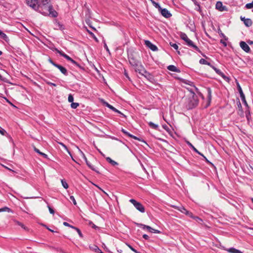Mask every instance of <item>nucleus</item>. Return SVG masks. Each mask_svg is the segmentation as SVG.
<instances>
[{"label": "nucleus", "mask_w": 253, "mask_h": 253, "mask_svg": "<svg viewBox=\"0 0 253 253\" xmlns=\"http://www.w3.org/2000/svg\"><path fill=\"white\" fill-rule=\"evenodd\" d=\"M104 48L106 49V50L109 52L110 53V51H109V49L106 44V43L105 42H104Z\"/></svg>", "instance_id": "864d4df0"}, {"label": "nucleus", "mask_w": 253, "mask_h": 253, "mask_svg": "<svg viewBox=\"0 0 253 253\" xmlns=\"http://www.w3.org/2000/svg\"><path fill=\"white\" fill-rule=\"evenodd\" d=\"M4 211L11 212H12V210L7 207H3V208L0 209V212H4Z\"/></svg>", "instance_id": "bb28decb"}, {"label": "nucleus", "mask_w": 253, "mask_h": 253, "mask_svg": "<svg viewBox=\"0 0 253 253\" xmlns=\"http://www.w3.org/2000/svg\"><path fill=\"white\" fill-rule=\"evenodd\" d=\"M79 106V103L72 102L71 104V107L73 109H76Z\"/></svg>", "instance_id": "2f4dec72"}, {"label": "nucleus", "mask_w": 253, "mask_h": 253, "mask_svg": "<svg viewBox=\"0 0 253 253\" xmlns=\"http://www.w3.org/2000/svg\"><path fill=\"white\" fill-rule=\"evenodd\" d=\"M49 0H41L40 1H39V5H41V7H39V12L41 13L42 14L44 15H47L48 13L46 11H44L43 9V7H45L46 5H47V4L49 3Z\"/></svg>", "instance_id": "423d86ee"}, {"label": "nucleus", "mask_w": 253, "mask_h": 253, "mask_svg": "<svg viewBox=\"0 0 253 253\" xmlns=\"http://www.w3.org/2000/svg\"><path fill=\"white\" fill-rule=\"evenodd\" d=\"M106 159V161L110 164H111L112 166H114L118 165V163L112 160L110 157H107Z\"/></svg>", "instance_id": "b1692460"}, {"label": "nucleus", "mask_w": 253, "mask_h": 253, "mask_svg": "<svg viewBox=\"0 0 253 253\" xmlns=\"http://www.w3.org/2000/svg\"><path fill=\"white\" fill-rule=\"evenodd\" d=\"M238 90H239V92L240 93V97L241 98V99L242 100V101L243 102V103H244V104L246 106H248V104H247V102L246 100V99H245V96L242 91V89L241 88V87L240 86V85L238 84Z\"/></svg>", "instance_id": "f8f14e48"}, {"label": "nucleus", "mask_w": 253, "mask_h": 253, "mask_svg": "<svg viewBox=\"0 0 253 253\" xmlns=\"http://www.w3.org/2000/svg\"><path fill=\"white\" fill-rule=\"evenodd\" d=\"M55 51L58 53H59L61 56L64 57L65 58H66L67 60L68 61H70L71 60V58L68 55L66 54L65 53H64L63 52H62V51H60L57 49H55Z\"/></svg>", "instance_id": "2eb2a0df"}, {"label": "nucleus", "mask_w": 253, "mask_h": 253, "mask_svg": "<svg viewBox=\"0 0 253 253\" xmlns=\"http://www.w3.org/2000/svg\"><path fill=\"white\" fill-rule=\"evenodd\" d=\"M61 182L63 187L64 188L67 189L69 187L68 183L64 179H61Z\"/></svg>", "instance_id": "c85d7f7f"}, {"label": "nucleus", "mask_w": 253, "mask_h": 253, "mask_svg": "<svg viewBox=\"0 0 253 253\" xmlns=\"http://www.w3.org/2000/svg\"><path fill=\"white\" fill-rule=\"evenodd\" d=\"M214 71L218 75L222 77L223 78H226V77L225 76V75L219 69L216 68L215 69Z\"/></svg>", "instance_id": "a878e982"}, {"label": "nucleus", "mask_w": 253, "mask_h": 253, "mask_svg": "<svg viewBox=\"0 0 253 253\" xmlns=\"http://www.w3.org/2000/svg\"><path fill=\"white\" fill-rule=\"evenodd\" d=\"M158 10L161 13V14L166 18H169L171 16L170 13L166 8H162L161 7H160V8L158 9Z\"/></svg>", "instance_id": "6e6552de"}, {"label": "nucleus", "mask_w": 253, "mask_h": 253, "mask_svg": "<svg viewBox=\"0 0 253 253\" xmlns=\"http://www.w3.org/2000/svg\"><path fill=\"white\" fill-rule=\"evenodd\" d=\"M47 229L49 230L50 231L52 232H54V231L53 230H52V229H50L49 228H48V227H47Z\"/></svg>", "instance_id": "69168bd1"}, {"label": "nucleus", "mask_w": 253, "mask_h": 253, "mask_svg": "<svg viewBox=\"0 0 253 253\" xmlns=\"http://www.w3.org/2000/svg\"><path fill=\"white\" fill-rule=\"evenodd\" d=\"M70 199L73 202V204L74 205H77V202H76V201L74 198V197L73 196H71L70 197Z\"/></svg>", "instance_id": "a19ab883"}, {"label": "nucleus", "mask_w": 253, "mask_h": 253, "mask_svg": "<svg viewBox=\"0 0 253 253\" xmlns=\"http://www.w3.org/2000/svg\"><path fill=\"white\" fill-rule=\"evenodd\" d=\"M130 64L135 67V71L136 72H138L139 74L142 75L143 73H145V69L139 63H135L134 64L130 61Z\"/></svg>", "instance_id": "0eeeda50"}, {"label": "nucleus", "mask_w": 253, "mask_h": 253, "mask_svg": "<svg viewBox=\"0 0 253 253\" xmlns=\"http://www.w3.org/2000/svg\"><path fill=\"white\" fill-rule=\"evenodd\" d=\"M131 61L133 64H134L135 63H139L138 62H136L135 61H133V59H132V60H130L129 62Z\"/></svg>", "instance_id": "0e129e2a"}, {"label": "nucleus", "mask_w": 253, "mask_h": 253, "mask_svg": "<svg viewBox=\"0 0 253 253\" xmlns=\"http://www.w3.org/2000/svg\"><path fill=\"white\" fill-rule=\"evenodd\" d=\"M49 62L52 64L54 66L56 67V65H57V64L55 63L54 62H53L51 59H49Z\"/></svg>", "instance_id": "603ef678"}, {"label": "nucleus", "mask_w": 253, "mask_h": 253, "mask_svg": "<svg viewBox=\"0 0 253 253\" xmlns=\"http://www.w3.org/2000/svg\"><path fill=\"white\" fill-rule=\"evenodd\" d=\"M211 67L214 70H215V69H216V68L213 65H212Z\"/></svg>", "instance_id": "774afa93"}, {"label": "nucleus", "mask_w": 253, "mask_h": 253, "mask_svg": "<svg viewBox=\"0 0 253 253\" xmlns=\"http://www.w3.org/2000/svg\"><path fill=\"white\" fill-rule=\"evenodd\" d=\"M48 5H46L45 7H43V10L44 11H46L47 13V11H48Z\"/></svg>", "instance_id": "6e6d98bb"}, {"label": "nucleus", "mask_w": 253, "mask_h": 253, "mask_svg": "<svg viewBox=\"0 0 253 253\" xmlns=\"http://www.w3.org/2000/svg\"><path fill=\"white\" fill-rule=\"evenodd\" d=\"M220 42L223 43L224 45V46H226L227 45V44H226V42H223L222 40L220 41Z\"/></svg>", "instance_id": "e2e57ef3"}, {"label": "nucleus", "mask_w": 253, "mask_h": 253, "mask_svg": "<svg viewBox=\"0 0 253 253\" xmlns=\"http://www.w3.org/2000/svg\"><path fill=\"white\" fill-rule=\"evenodd\" d=\"M168 69L172 72H177V73L180 72L179 69L177 68L175 66L172 65H169L168 67Z\"/></svg>", "instance_id": "a211bd4d"}, {"label": "nucleus", "mask_w": 253, "mask_h": 253, "mask_svg": "<svg viewBox=\"0 0 253 253\" xmlns=\"http://www.w3.org/2000/svg\"><path fill=\"white\" fill-rule=\"evenodd\" d=\"M153 233H160V231L159 230H156V229H154V230L153 231Z\"/></svg>", "instance_id": "bf43d9fd"}, {"label": "nucleus", "mask_w": 253, "mask_h": 253, "mask_svg": "<svg viewBox=\"0 0 253 253\" xmlns=\"http://www.w3.org/2000/svg\"><path fill=\"white\" fill-rule=\"evenodd\" d=\"M63 225H64V226H66L70 227H71V228H73V229H75V228H76V227L73 226H72V225H71L69 224L68 223H67V222H63Z\"/></svg>", "instance_id": "ea45409f"}, {"label": "nucleus", "mask_w": 253, "mask_h": 253, "mask_svg": "<svg viewBox=\"0 0 253 253\" xmlns=\"http://www.w3.org/2000/svg\"><path fill=\"white\" fill-rule=\"evenodd\" d=\"M196 6V7L195 8V9L198 11L201 12V7L199 3H198V5H195Z\"/></svg>", "instance_id": "c03bdc74"}, {"label": "nucleus", "mask_w": 253, "mask_h": 253, "mask_svg": "<svg viewBox=\"0 0 253 253\" xmlns=\"http://www.w3.org/2000/svg\"><path fill=\"white\" fill-rule=\"evenodd\" d=\"M145 44L153 51L158 50L157 47L155 45L153 44L149 41H145Z\"/></svg>", "instance_id": "9b49d317"}, {"label": "nucleus", "mask_w": 253, "mask_h": 253, "mask_svg": "<svg viewBox=\"0 0 253 253\" xmlns=\"http://www.w3.org/2000/svg\"><path fill=\"white\" fill-rule=\"evenodd\" d=\"M245 7L248 9L253 8V1L251 3L246 4Z\"/></svg>", "instance_id": "473e14b6"}, {"label": "nucleus", "mask_w": 253, "mask_h": 253, "mask_svg": "<svg viewBox=\"0 0 253 253\" xmlns=\"http://www.w3.org/2000/svg\"><path fill=\"white\" fill-rule=\"evenodd\" d=\"M199 63L201 64L207 65V64H208V61L205 59L201 58L199 61Z\"/></svg>", "instance_id": "72a5a7b5"}, {"label": "nucleus", "mask_w": 253, "mask_h": 253, "mask_svg": "<svg viewBox=\"0 0 253 253\" xmlns=\"http://www.w3.org/2000/svg\"><path fill=\"white\" fill-rule=\"evenodd\" d=\"M15 223H16V224H17V225H18L20 226L22 228H24V229H25V228H25V226H24V225L23 223H21V222H19V221H15Z\"/></svg>", "instance_id": "58836bf2"}, {"label": "nucleus", "mask_w": 253, "mask_h": 253, "mask_svg": "<svg viewBox=\"0 0 253 253\" xmlns=\"http://www.w3.org/2000/svg\"><path fill=\"white\" fill-rule=\"evenodd\" d=\"M129 202L133 204L134 207L140 212L142 213L145 212V208L140 203L137 202L135 200L133 199H130Z\"/></svg>", "instance_id": "39448f33"}, {"label": "nucleus", "mask_w": 253, "mask_h": 253, "mask_svg": "<svg viewBox=\"0 0 253 253\" xmlns=\"http://www.w3.org/2000/svg\"><path fill=\"white\" fill-rule=\"evenodd\" d=\"M187 144H188V145L190 147H191V148L193 149V150L195 152H196V153H198V154H199V155H200L202 156L204 158V159H205L207 161H208V160H207V158H206L204 156V155H203V154H202V153H201L200 152H199V151H198V150H197L196 148H195V147H194V146H193V145H192L190 142H189V141H187Z\"/></svg>", "instance_id": "dca6fc26"}, {"label": "nucleus", "mask_w": 253, "mask_h": 253, "mask_svg": "<svg viewBox=\"0 0 253 253\" xmlns=\"http://www.w3.org/2000/svg\"><path fill=\"white\" fill-rule=\"evenodd\" d=\"M186 108L187 109H192L197 106L198 104L197 96L193 93L192 95L187 99Z\"/></svg>", "instance_id": "f257e3e1"}, {"label": "nucleus", "mask_w": 253, "mask_h": 253, "mask_svg": "<svg viewBox=\"0 0 253 253\" xmlns=\"http://www.w3.org/2000/svg\"><path fill=\"white\" fill-rule=\"evenodd\" d=\"M148 125L151 128L155 129H157L159 127L158 125L155 124L151 122H149Z\"/></svg>", "instance_id": "cd10ccee"}, {"label": "nucleus", "mask_w": 253, "mask_h": 253, "mask_svg": "<svg viewBox=\"0 0 253 253\" xmlns=\"http://www.w3.org/2000/svg\"><path fill=\"white\" fill-rule=\"evenodd\" d=\"M5 133L6 131L0 126V133L3 135Z\"/></svg>", "instance_id": "49530a36"}, {"label": "nucleus", "mask_w": 253, "mask_h": 253, "mask_svg": "<svg viewBox=\"0 0 253 253\" xmlns=\"http://www.w3.org/2000/svg\"><path fill=\"white\" fill-rule=\"evenodd\" d=\"M34 151L37 152V153L39 154L40 155L42 156L43 158L45 159L48 158V156L45 153H43L42 152H41L38 149H37L36 147H34Z\"/></svg>", "instance_id": "6ab92c4d"}, {"label": "nucleus", "mask_w": 253, "mask_h": 253, "mask_svg": "<svg viewBox=\"0 0 253 253\" xmlns=\"http://www.w3.org/2000/svg\"><path fill=\"white\" fill-rule=\"evenodd\" d=\"M26 3L30 7L38 11H39V7L42 6L41 5H39L38 0H26Z\"/></svg>", "instance_id": "20e7f679"}, {"label": "nucleus", "mask_w": 253, "mask_h": 253, "mask_svg": "<svg viewBox=\"0 0 253 253\" xmlns=\"http://www.w3.org/2000/svg\"><path fill=\"white\" fill-rule=\"evenodd\" d=\"M88 33L92 36V37L93 38V39L96 41H98V40L97 39V38L95 37V36L91 32L89 31L88 30L87 31Z\"/></svg>", "instance_id": "a18cd8bd"}, {"label": "nucleus", "mask_w": 253, "mask_h": 253, "mask_svg": "<svg viewBox=\"0 0 253 253\" xmlns=\"http://www.w3.org/2000/svg\"><path fill=\"white\" fill-rule=\"evenodd\" d=\"M113 111H114L115 112H116V113H118L121 115H122V116H123L124 117H126V116L123 114V113H122L120 111H119L118 110H117V109L115 108V109H114V110H113Z\"/></svg>", "instance_id": "8fccbe9b"}, {"label": "nucleus", "mask_w": 253, "mask_h": 253, "mask_svg": "<svg viewBox=\"0 0 253 253\" xmlns=\"http://www.w3.org/2000/svg\"><path fill=\"white\" fill-rule=\"evenodd\" d=\"M140 226L142 227V228L143 229H147L149 232L153 233L154 229L151 227L150 226L144 224H140Z\"/></svg>", "instance_id": "aec40b11"}, {"label": "nucleus", "mask_w": 253, "mask_h": 253, "mask_svg": "<svg viewBox=\"0 0 253 253\" xmlns=\"http://www.w3.org/2000/svg\"><path fill=\"white\" fill-rule=\"evenodd\" d=\"M46 84L48 85H50L51 86H56V84L54 83H52L51 82H46Z\"/></svg>", "instance_id": "3c124183"}, {"label": "nucleus", "mask_w": 253, "mask_h": 253, "mask_svg": "<svg viewBox=\"0 0 253 253\" xmlns=\"http://www.w3.org/2000/svg\"><path fill=\"white\" fill-rule=\"evenodd\" d=\"M143 238H144L146 240H148L149 239V236L147 235H146V234H144L143 235Z\"/></svg>", "instance_id": "4d7b16f0"}, {"label": "nucleus", "mask_w": 253, "mask_h": 253, "mask_svg": "<svg viewBox=\"0 0 253 253\" xmlns=\"http://www.w3.org/2000/svg\"><path fill=\"white\" fill-rule=\"evenodd\" d=\"M207 65L210 66V67L212 66V65L209 62H208V64H207Z\"/></svg>", "instance_id": "338daca9"}, {"label": "nucleus", "mask_w": 253, "mask_h": 253, "mask_svg": "<svg viewBox=\"0 0 253 253\" xmlns=\"http://www.w3.org/2000/svg\"><path fill=\"white\" fill-rule=\"evenodd\" d=\"M71 63H72L75 66L79 67V68H81V66L74 60H73L72 58L71 59V60L70 61Z\"/></svg>", "instance_id": "4c0bfd02"}, {"label": "nucleus", "mask_w": 253, "mask_h": 253, "mask_svg": "<svg viewBox=\"0 0 253 253\" xmlns=\"http://www.w3.org/2000/svg\"><path fill=\"white\" fill-rule=\"evenodd\" d=\"M141 75L144 76L145 78L148 79L149 80H150L152 79V75L148 73L146 70H145V73H143Z\"/></svg>", "instance_id": "393cba45"}, {"label": "nucleus", "mask_w": 253, "mask_h": 253, "mask_svg": "<svg viewBox=\"0 0 253 253\" xmlns=\"http://www.w3.org/2000/svg\"><path fill=\"white\" fill-rule=\"evenodd\" d=\"M244 23L247 27H249L252 25L253 22L251 19L247 18V19L245 20Z\"/></svg>", "instance_id": "4be33fe9"}, {"label": "nucleus", "mask_w": 253, "mask_h": 253, "mask_svg": "<svg viewBox=\"0 0 253 253\" xmlns=\"http://www.w3.org/2000/svg\"><path fill=\"white\" fill-rule=\"evenodd\" d=\"M56 67L64 75L67 76L68 75L67 70L65 67L59 64L56 65Z\"/></svg>", "instance_id": "4468645a"}, {"label": "nucleus", "mask_w": 253, "mask_h": 253, "mask_svg": "<svg viewBox=\"0 0 253 253\" xmlns=\"http://www.w3.org/2000/svg\"><path fill=\"white\" fill-rule=\"evenodd\" d=\"M240 45L242 49L246 52H249L251 51V48L245 42L242 41L240 42Z\"/></svg>", "instance_id": "9d476101"}, {"label": "nucleus", "mask_w": 253, "mask_h": 253, "mask_svg": "<svg viewBox=\"0 0 253 253\" xmlns=\"http://www.w3.org/2000/svg\"><path fill=\"white\" fill-rule=\"evenodd\" d=\"M122 131L124 134H125L126 135H127L128 136H129L130 138H132L135 140H139V138H137L136 136L130 134L128 132H127V131H126L125 129H124L123 128L122 129Z\"/></svg>", "instance_id": "f3484780"}, {"label": "nucleus", "mask_w": 253, "mask_h": 253, "mask_svg": "<svg viewBox=\"0 0 253 253\" xmlns=\"http://www.w3.org/2000/svg\"><path fill=\"white\" fill-rule=\"evenodd\" d=\"M61 145H62L64 148H65V149H67V146L64 145L63 143H61V142H59V143Z\"/></svg>", "instance_id": "13d9d810"}, {"label": "nucleus", "mask_w": 253, "mask_h": 253, "mask_svg": "<svg viewBox=\"0 0 253 253\" xmlns=\"http://www.w3.org/2000/svg\"><path fill=\"white\" fill-rule=\"evenodd\" d=\"M0 37L6 42H7L9 40L8 38L6 35L1 30H0Z\"/></svg>", "instance_id": "5701e85b"}, {"label": "nucleus", "mask_w": 253, "mask_h": 253, "mask_svg": "<svg viewBox=\"0 0 253 253\" xmlns=\"http://www.w3.org/2000/svg\"><path fill=\"white\" fill-rule=\"evenodd\" d=\"M47 207L48 208L49 212L51 214H54V211L49 206H48Z\"/></svg>", "instance_id": "de8ad7c7"}, {"label": "nucleus", "mask_w": 253, "mask_h": 253, "mask_svg": "<svg viewBox=\"0 0 253 253\" xmlns=\"http://www.w3.org/2000/svg\"><path fill=\"white\" fill-rule=\"evenodd\" d=\"M128 247L131 249V250H132L133 252H134V253H139L135 249H134L132 246H131L130 245H128Z\"/></svg>", "instance_id": "09e8293b"}, {"label": "nucleus", "mask_w": 253, "mask_h": 253, "mask_svg": "<svg viewBox=\"0 0 253 253\" xmlns=\"http://www.w3.org/2000/svg\"><path fill=\"white\" fill-rule=\"evenodd\" d=\"M89 248L95 251L96 253H103L101 250L97 246H93L92 247H89Z\"/></svg>", "instance_id": "412c9836"}, {"label": "nucleus", "mask_w": 253, "mask_h": 253, "mask_svg": "<svg viewBox=\"0 0 253 253\" xmlns=\"http://www.w3.org/2000/svg\"><path fill=\"white\" fill-rule=\"evenodd\" d=\"M152 3L153 4V5L155 6L156 8L159 9L160 8V5H159V3L156 2L155 1H154L153 0H150Z\"/></svg>", "instance_id": "f704fd0d"}, {"label": "nucleus", "mask_w": 253, "mask_h": 253, "mask_svg": "<svg viewBox=\"0 0 253 253\" xmlns=\"http://www.w3.org/2000/svg\"><path fill=\"white\" fill-rule=\"evenodd\" d=\"M180 37L182 40H183V41H184L186 43V44L188 46H189L191 48H193L194 49H195V50H196L197 51H198L199 52H201L200 49L199 48V47L196 45H195L191 40H190L188 38L187 35L185 33H181L180 35Z\"/></svg>", "instance_id": "f03ea898"}, {"label": "nucleus", "mask_w": 253, "mask_h": 253, "mask_svg": "<svg viewBox=\"0 0 253 253\" xmlns=\"http://www.w3.org/2000/svg\"><path fill=\"white\" fill-rule=\"evenodd\" d=\"M208 97L209 101L210 102L211 100V91L210 88H209L208 89Z\"/></svg>", "instance_id": "c756f323"}, {"label": "nucleus", "mask_w": 253, "mask_h": 253, "mask_svg": "<svg viewBox=\"0 0 253 253\" xmlns=\"http://www.w3.org/2000/svg\"><path fill=\"white\" fill-rule=\"evenodd\" d=\"M68 100L69 102H73L74 97L72 94H70L69 95Z\"/></svg>", "instance_id": "c9c22d12"}, {"label": "nucleus", "mask_w": 253, "mask_h": 253, "mask_svg": "<svg viewBox=\"0 0 253 253\" xmlns=\"http://www.w3.org/2000/svg\"><path fill=\"white\" fill-rule=\"evenodd\" d=\"M48 15L52 17H56L58 15L57 12L53 9L51 5L48 6Z\"/></svg>", "instance_id": "1a4fd4ad"}, {"label": "nucleus", "mask_w": 253, "mask_h": 253, "mask_svg": "<svg viewBox=\"0 0 253 253\" xmlns=\"http://www.w3.org/2000/svg\"><path fill=\"white\" fill-rule=\"evenodd\" d=\"M75 230H76L77 231L78 233L79 234V236L81 237L82 238L83 237V235L81 230L79 228H78L77 227H76V228H75Z\"/></svg>", "instance_id": "79ce46f5"}, {"label": "nucleus", "mask_w": 253, "mask_h": 253, "mask_svg": "<svg viewBox=\"0 0 253 253\" xmlns=\"http://www.w3.org/2000/svg\"><path fill=\"white\" fill-rule=\"evenodd\" d=\"M104 104L107 106V107H108L109 108H110V109H111L112 111L113 110H114V109H115V108L113 106L111 105L110 104H109L108 103L106 102H104Z\"/></svg>", "instance_id": "7c9ffc66"}, {"label": "nucleus", "mask_w": 253, "mask_h": 253, "mask_svg": "<svg viewBox=\"0 0 253 253\" xmlns=\"http://www.w3.org/2000/svg\"><path fill=\"white\" fill-rule=\"evenodd\" d=\"M172 207H173V208L178 210L179 211H180V212H181L182 213H184L186 215L191 217H192V218H194L195 219H196L197 220H199L200 221H202V219L201 218H200L199 217H197V216H196V217H194L193 216V214L192 212L187 211L184 208V207L181 206H174V205H172L171 206Z\"/></svg>", "instance_id": "7ed1b4c3"}, {"label": "nucleus", "mask_w": 253, "mask_h": 253, "mask_svg": "<svg viewBox=\"0 0 253 253\" xmlns=\"http://www.w3.org/2000/svg\"><path fill=\"white\" fill-rule=\"evenodd\" d=\"M170 45L173 47L176 50H177L178 48V46L177 45V44L176 43H172V42H170Z\"/></svg>", "instance_id": "e433bc0d"}, {"label": "nucleus", "mask_w": 253, "mask_h": 253, "mask_svg": "<svg viewBox=\"0 0 253 253\" xmlns=\"http://www.w3.org/2000/svg\"><path fill=\"white\" fill-rule=\"evenodd\" d=\"M193 3H194L195 5H198V3H199L196 0H191Z\"/></svg>", "instance_id": "680f3d73"}, {"label": "nucleus", "mask_w": 253, "mask_h": 253, "mask_svg": "<svg viewBox=\"0 0 253 253\" xmlns=\"http://www.w3.org/2000/svg\"><path fill=\"white\" fill-rule=\"evenodd\" d=\"M241 20L244 22L245 20L247 19V18H245V17H243L242 16H241L240 17Z\"/></svg>", "instance_id": "052dcab7"}, {"label": "nucleus", "mask_w": 253, "mask_h": 253, "mask_svg": "<svg viewBox=\"0 0 253 253\" xmlns=\"http://www.w3.org/2000/svg\"><path fill=\"white\" fill-rule=\"evenodd\" d=\"M86 164L87 165H88V166L92 170H93L94 171H95V172H98V171H97L96 169H95L87 161H86Z\"/></svg>", "instance_id": "37998d69"}, {"label": "nucleus", "mask_w": 253, "mask_h": 253, "mask_svg": "<svg viewBox=\"0 0 253 253\" xmlns=\"http://www.w3.org/2000/svg\"><path fill=\"white\" fill-rule=\"evenodd\" d=\"M216 8L220 11H223L225 10V7L223 6L221 1H217L215 5Z\"/></svg>", "instance_id": "ddd939ff"}, {"label": "nucleus", "mask_w": 253, "mask_h": 253, "mask_svg": "<svg viewBox=\"0 0 253 253\" xmlns=\"http://www.w3.org/2000/svg\"><path fill=\"white\" fill-rule=\"evenodd\" d=\"M163 127L167 131H169V128L167 125H164V126H163Z\"/></svg>", "instance_id": "5fc2aeb1"}]
</instances>
